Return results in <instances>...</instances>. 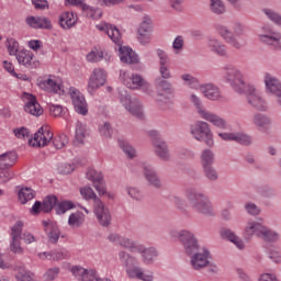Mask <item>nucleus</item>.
I'll use <instances>...</instances> for the list:
<instances>
[{"label":"nucleus","mask_w":281,"mask_h":281,"mask_svg":"<svg viewBox=\"0 0 281 281\" xmlns=\"http://www.w3.org/2000/svg\"><path fill=\"white\" fill-rule=\"evenodd\" d=\"M97 30L100 32H105L108 34L109 38L115 43V45H119V56L121 63H124L125 65H137L139 63V56L133 48L128 46H122V33H120V29L116 27L113 24H109L106 22H101L95 25Z\"/></svg>","instance_id":"1"},{"label":"nucleus","mask_w":281,"mask_h":281,"mask_svg":"<svg viewBox=\"0 0 281 281\" xmlns=\"http://www.w3.org/2000/svg\"><path fill=\"white\" fill-rule=\"evenodd\" d=\"M186 199L191 209L198 214H203L204 216H214V209L212 207V202L205 193L196 189H187Z\"/></svg>","instance_id":"2"},{"label":"nucleus","mask_w":281,"mask_h":281,"mask_svg":"<svg viewBox=\"0 0 281 281\" xmlns=\"http://www.w3.org/2000/svg\"><path fill=\"white\" fill-rule=\"evenodd\" d=\"M254 236L261 238V240H265V243H277V240L280 238L278 233L262 225V223L251 221L248 222L245 227L244 237L246 240H251Z\"/></svg>","instance_id":"3"},{"label":"nucleus","mask_w":281,"mask_h":281,"mask_svg":"<svg viewBox=\"0 0 281 281\" xmlns=\"http://www.w3.org/2000/svg\"><path fill=\"white\" fill-rule=\"evenodd\" d=\"M155 89L157 93V104L160 106V109H168V106L172 104V99H170L168 95H172V93H175L172 82L168 81V79L157 77L155 79ZM165 93H167V95Z\"/></svg>","instance_id":"4"},{"label":"nucleus","mask_w":281,"mask_h":281,"mask_svg":"<svg viewBox=\"0 0 281 281\" xmlns=\"http://www.w3.org/2000/svg\"><path fill=\"white\" fill-rule=\"evenodd\" d=\"M223 71L225 80L229 82V85L237 93H243V91H245L247 87H249L247 86V83H245V76L235 65H224Z\"/></svg>","instance_id":"5"},{"label":"nucleus","mask_w":281,"mask_h":281,"mask_svg":"<svg viewBox=\"0 0 281 281\" xmlns=\"http://www.w3.org/2000/svg\"><path fill=\"white\" fill-rule=\"evenodd\" d=\"M190 101L192 102V104H194L195 109H198V113L202 117V120H206V122H210L211 124H213V126H216L217 128H222V131H225V128H227V121H225V119L218 116L217 114L203 109V103L196 94H191Z\"/></svg>","instance_id":"6"},{"label":"nucleus","mask_w":281,"mask_h":281,"mask_svg":"<svg viewBox=\"0 0 281 281\" xmlns=\"http://www.w3.org/2000/svg\"><path fill=\"white\" fill-rule=\"evenodd\" d=\"M191 135L196 142H204V144L212 148L214 146V134L212 127L205 121H198L191 126Z\"/></svg>","instance_id":"7"},{"label":"nucleus","mask_w":281,"mask_h":281,"mask_svg":"<svg viewBox=\"0 0 281 281\" xmlns=\"http://www.w3.org/2000/svg\"><path fill=\"white\" fill-rule=\"evenodd\" d=\"M147 135L150 138L154 153L160 161H170V147H168V143L161 138V135L157 131H149Z\"/></svg>","instance_id":"8"},{"label":"nucleus","mask_w":281,"mask_h":281,"mask_svg":"<svg viewBox=\"0 0 281 281\" xmlns=\"http://www.w3.org/2000/svg\"><path fill=\"white\" fill-rule=\"evenodd\" d=\"M119 260L125 271L132 280H142V268H139V261L128 255V252L122 250L119 252Z\"/></svg>","instance_id":"9"},{"label":"nucleus","mask_w":281,"mask_h":281,"mask_svg":"<svg viewBox=\"0 0 281 281\" xmlns=\"http://www.w3.org/2000/svg\"><path fill=\"white\" fill-rule=\"evenodd\" d=\"M37 87L46 93H57L58 95H65V87L63 86V79L56 76H47L37 79Z\"/></svg>","instance_id":"10"},{"label":"nucleus","mask_w":281,"mask_h":281,"mask_svg":"<svg viewBox=\"0 0 281 281\" xmlns=\"http://www.w3.org/2000/svg\"><path fill=\"white\" fill-rule=\"evenodd\" d=\"M23 221H18L15 224L11 227V240L9 245V249L12 254H15L18 256H23L25 254V249L21 247V240H22V234H23Z\"/></svg>","instance_id":"11"},{"label":"nucleus","mask_w":281,"mask_h":281,"mask_svg":"<svg viewBox=\"0 0 281 281\" xmlns=\"http://www.w3.org/2000/svg\"><path fill=\"white\" fill-rule=\"evenodd\" d=\"M243 93L246 94V100L250 106L256 109L257 111H267L269 109V105H267V101L258 94V91L254 86L246 87L245 91Z\"/></svg>","instance_id":"12"},{"label":"nucleus","mask_w":281,"mask_h":281,"mask_svg":"<svg viewBox=\"0 0 281 281\" xmlns=\"http://www.w3.org/2000/svg\"><path fill=\"white\" fill-rule=\"evenodd\" d=\"M189 256H191L190 265L194 271H201V269L210 267V250L207 248L202 247Z\"/></svg>","instance_id":"13"},{"label":"nucleus","mask_w":281,"mask_h":281,"mask_svg":"<svg viewBox=\"0 0 281 281\" xmlns=\"http://www.w3.org/2000/svg\"><path fill=\"white\" fill-rule=\"evenodd\" d=\"M104 85H106V71L102 68H95L88 81V93L93 95V93H95L100 87H104Z\"/></svg>","instance_id":"14"},{"label":"nucleus","mask_w":281,"mask_h":281,"mask_svg":"<svg viewBox=\"0 0 281 281\" xmlns=\"http://www.w3.org/2000/svg\"><path fill=\"white\" fill-rule=\"evenodd\" d=\"M54 139V134L49 131L48 127H41L33 136V138L29 139L30 146L33 148H43L49 144Z\"/></svg>","instance_id":"15"},{"label":"nucleus","mask_w":281,"mask_h":281,"mask_svg":"<svg viewBox=\"0 0 281 281\" xmlns=\"http://www.w3.org/2000/svg\"><path fill=\"white\" fill-rule=\"evenodd\" d=\"M69 94L72 100L75 111L79 113V115H87V113H89V106L87 105L85 94H82V92L76 88H70Z\"/></svg>","instance_id":"16"},{"label":"nucleus","mask_w":281,"mask_h":281,"mask_svg":"<svg viewBox=\"0 0 281 281\" xmlns=\"http://www.w3.org/2000/svg\"><path fill=\"white\" fill-rule=\"evenodd\" d=\"M22 100L25 103L24 111L26 113H30L35 117H40V115H43V108L41 106V103L36 101V97H34L32 93L24 92L22 94Z\"/></svg>","instance_id":"17"},{"label":"nucleus","mask_w":281,"mask_h":281,"mask_svg":"<svg viewBox=\"0 0 281 281\" xmlns=\"http://www.w3.org/2000/svg\"><path fill=\"white\" fill-rule=\"evenodd\" d=\"M15 58L19 65H22L25 69H38L41 67V61L34 59V53L32 50L21 49Z\"/></svg>","instance_id":"18"},{"label":"nucleus","mask_w":281,"mask_h":281,"mask_svg":"<svg viewBox=\"0 0 281 281\" xmlns=\"http://www.w3.org/2000/svg\"><path fill=\"white\" fill-rule=\"evenodd\" d=\"M94 214L101 227H109L111 225V211L102 200L94 204Z\"/></svg>","instance_id":"19"},{"label":"nucleus","mask_w":281,"mask_h":281,"mask_svg":"<svg viewBox=\"0 0 281 281\" xmlns=\"http://www.w3.org/2000/svg\"><path fill=\"white\" fill-rule=\"evenodd\" d=\"M266 34L260 35L261 43L270 45L272 49H281V34L273 32L270 26H263Z\"/></svg>","instance_id":"20"},{"label":"nucleus","mask_w":281,"mask_h":281,"mask_svg":"<svg viewBox=\"0 0 281 281\" xmlns=\"http://www.w3.org/2000/svg\"><path fill=\"white\" fill-rule=\"evenodd\" d=\"M155 30V23L150 15H144L142 20V45H150L153 41V32Z\"/></svg>","instance_id":"21"},{"label":"nucleus","mask_w":281,"mask_h":281,"mask_svg":"<svg viewBox=\"0 0 281 281\" xmlns=\"http://www.w3.org/2000/svg\"><path fill=\"white\" fill-rule=\"evenodd\" d=\"M180 243L183 246L187 256H191L192 254H195V251L203 249V247L199 245V240L194 234L190 231L184 234V237Z\"/></svg>","instance_id":"22"},{"label":"nucleus","mask_w":281,"mask_h":281,"mask_svg":"<svg viewBox=\"0 0 281 281\" xmlns=\"http://www.w3.org/2000/svg\"><path fill=\"white\" fill-rule=\"evenodd\" d=\"M37 257L41 260H53L58 262L60 260H67L69 258V251L66 248H57L50 251L38 252Z\"/></svg>","instance_id":"23"},{"label":"nucleus","mask_w":281,"mask_h":281,"mask_svg":"<svg viewBox=\"0 0 281 281\" xmlns=\"http://www.w3.org/2000/svg\"><path fill=\"white\" fill-rule=\"evenodd\" d=\"M71 273L81 281H98V271L93 269H85L82 267L74 266L71 268Z\"/></svg>","instance_id":"24"},{"label":"nucleus","mask_w":281,"mask_h":281,"mask_svg":"<svg viewBox=\"0 0 281 281\" xmlns=\"http://www.w3.org/2000/svg\"><path fill=\"white\" fill-rule=\"evenodd\" d=\"M143 175L149 186H153L156 189L161 188V179H159L157 171H155V168L151 167L150 164L143 162Z\"/></svg>","instance_id":"25"},{"label":"nucleus","mask_w":281,"mask_h":281,"mask_svg":"<svg viewBox=\"0 0 281 281\" xmlns=\"http://www.w3.org/2000/svg\"><path fill=\"white\" fill-rule=\"evenodd\" d=\"M121 104L133 117L142 120V105L139 104V100H131L128 97H123L121 98Z\"/></svg>","instance_id":"26"},{"label":"nucleus","mask_w":281,"mask_h":281,"mask_svg":"<svg viewBox=\"0 0 281 281\" xmlns=\"http://www.w3.org/2000/svg\"><path fill=\"white\" fill-rule=\"evenodd\" d=\"M44 232L52 245H57L58 240H60V228H58V224L56 222H43Z\"/></svg>","instance_id":"27"},{"label":"nucleus","mask_w":281,"mask_h":281,"mask_svg":"<svg viewBox=\"0 0 281 281\" xmlns=\"http://www.w3.org/2000/svg\"><path fill=\"white\" fill-rule=\"evenodd\" d=\"M26 23L34 30H52V20L47 16H29Z\"/></svg>","instance_id":"28"},{"label":"nucleus","mask_w":281,"mask_h":281,"mask_svg":"<svg viewBox=\"0 0 281 281\" xmlns=\"http://www.w3.org/2000/svg\"><path fill=\"white\" fill-rule=\"evenodd\" d=\"M216 31L222 36V38H224L225 43H228V45H232V47H235V49L243 48V44L236 40V35H234V33H232L227 26L217 25Z\"/></svg>","instance_id":"29"},{"label":"nucleus","mask_w":281,"mask_h":281,"mask_svg":"<svg viewBox=\"0 0 281 281\" xmlns=\"http://www.w3.org/2000/svg\"><path fill=\"white\" fill-rule=\"evenodd\" d=\"M120 76L127 89L135 90L142 88V75L133 74L128 76L126 72H121Z\"/></svg>","instance_id":"30"},{"label":"nucleus","mask_w":281,"mask_h":281,"mask_svg":"<svg viewBox=\"0 0 281 281\" xmlns=\"http://www.w3.org/2000/svg\"><path fill=\"white\" fill-rule=\"evenodd\" d=\"M221 236L222 238H225L226 240H229L231 243H233V245H235L237 247V249H245V241H243V239H240V237H238L236 234H234V232H232V229L229 228H223L221 231Z\"/></svg>","instance_id":"31"},{"label":"nucleus","mask_w":281,"mask_h":281,"mask_svg":"<svg viewBox=\"0 0 281 281\" xmlns=\"http://www.w3.org/2000/svg\"><path fill=\"white\" fill-rule=\"evenodd\" d=\"M36 196V192L30 187H18V199L21 205H25Z\"/></svg>","instance_id":"32"},{"label":"nucleus","mask_w":281,"mask_h":281,"mask_svg":"<svg viewBox=\"0 0 281 281\" xmlns=\"http://www.w3.org/2000/svg\"><path fill=\"white\" fill-rule=\"evenodd\" d=\"M200 89L204 98H207V100H218V98H221V91L218 90V87L212 83L202 85Z\"/></svg>","instance_id":"33"},{"label":"nucleus","mask_w":281,"mask_h":281,"mask_svg":"<svg viewBox=\"0 0 281 281\" xmlns=\"http://www.w3.org/2000/svg\"><path fill=\"white\" fill-rule=\"evenodd\" d=\"M78 23V18L71 12H64L59 16V25L63 30H71Z\"/></svg>","instance_id":"34"},{"label":"nucleus","mask_w":281,"mask_h":281,"mask_svg":"<svg viewBox=\"0 0 281 281\" xmlns=\"http://www.w3.org/2000/svg\"><path fill=\"white\" fill-rule=\"evenodd\" d=\"M16 161V153L8 151L0 155V170L12 168Z\"/></svg>","instance_id":"35"},{"label":"nucleus","mask_w":281,"mask_h":281,"mask_svg":"<svg viewBox=\"0 0 281 281\" xmlns=\"http://www.w3.org/2000/svg\"><path fill=\"white\" fill-rule=\"evenodd\" d=\"M157 256H159V252L155 247H144L142 250V260L144 265H153V262L157 260Z\"/></svg>","instance_id":"36"},{"label":"nucleus","mask_w":281,"mask_h":281,"mask_svg":"<svg viewBox=\"0 0 281 281\" xmlns=\"http://www.w3.org/2000/svg\"><path fill=\"white\" fill-rule=\"evenodd\" d=\"M81 10L88 19H102V9L91 7L87 3L81 4Z\"/></svg>","instance_id":"37"},{"label":"nucleus","mask_w":281,"mask_h":281,"mask_svg":"<svg viewBox=\"0 0 281 281\" xmlns=\"http://www.w3.org/2000/svg\"><path fill=\"white\" fill-rule=\"evenodd\" d=\"M252 124H255L257 128H269V126H271V117L267 116V114L256 113L252 116Z\"/></svg>","instance_id":"38"},{"label":"nucleus","mask_w":281,"mask_h":281,"mask_svg":"<svg viewBox=\"0 0 281 281\" xmlns=\"http://www.w3.org/2000/svg\"><path fill=\"white\" fill-rule=\"evenodd\" d=\"M119 147L123 150L127 159H135V157H137V149L127 140H119Z\"/></svg>","instance_id":"39"},{"label":"nucleus","mask_w":281,"mask_h":281,"mask_svg":"<svg viewBox=\"0 0 281 281\" xmlns=\"http://www.w3.org/2000/svg\"><path fill=\"white\" fill-rule=\"evenodd\" d=\"M80 194L85 201H93L94 205L102 201L91 187L81 188Z\"/></svg>","instance_id":"40"},{"label":"nucleus","mask_w":281,"mask_h":281,"mask_svg":"<svg viewBox=\"0 0 281 281\" xmlns=\"http://www.w3.org/2000/svg\"><path fill=\"white\" fill-rule=\"evenodd\" d=\"M85 224V214L82 212H75L68 217V225L72 228L82 227Z\"/></svg>","instance_id":"41"},{"label":"nucleus","mask_w":281,"mask_h":281,"mask_svg":"<svg viewBox=\"0 0 281 281\" xmlns=\"http://www.w3.org/2000/svg\"><path fill=\"white\" fill-rule=\"evenodd\" d=\"M87 137V124L78 121L76 123V131H75V139L78 144H85V139Z\"/></svg>","instance_id":"42"},{"label":"nucleus","mask_w":281,"mask_h":281,"mask_svg":"<svg viewBox=\"0 0 281 281\" xmlns=\"http://www.w3.org/2000/svg\"><path fill=\"white\" fill-rule=\"evenodd\" d=\"M200 159L203 168L214 166V151L211 149H204L201 153Z\"/></svg>","instance_id":"43"},{"label":"nucleus","mask_w":281,"mask_h":281,"mask_svg":"<svg viewBox=\"0 0 281 281\" xmlns=\"http://www.w3.org/2000/svg\"><path fill=\"white\" fill-rule=\"evenodd\" d=\"M210 10L217 16H221V14H225L226 12L225 4L222 0H210Z\"/></svg>","instance_id":"44"},{"label":"nucleus","mask_w":281,"mask_h":281,"mask_svg":"<svg viewBox=\"0 0 281 281\" xmlns=\"http://www.w3.org/2000/svg\"><path fill=\"white\" fill-rule=\"evenodd\" d=\"M56 203H58V198H56V195L46 196L42 203V212L45 214L52 212Z\"/></svg>","instance_id":"45"},{"label":"nucleus","mask_w":281,"mask_h":281,"mask_svg":"<svg viewBox=\"0 0 281 281\" xmlns=\"http://www.w3.org/2000/svg\"><path fill=\"white\" fill-rule=\"evenodd\" d=\"M120 246L124 247V249H128L132 254L139 252V246L131 238L122 237Z\"/></svg>","instance_id":"46"},{"label":"nucleus","mask_w":281,"mask_h":281,"mask_svg":"<svg viewBox=\"0 0 281 281\" xmlns=\"http://www.w3.org/2000/svg\"><path fill=\"white\" fill-rule=\"evenodd\" d=\"M86 178L88 181H91V183H98L99 181H102L104 179V175H102L101 171H98L95 169H88L86 172Z\"/></svg>","instance_id":"47"},{"label":"nucleus","mask_w":281,"mask_h":281,"mask_svg":"<svg viewBox=\"0 0 281 281\" xmlns=\"http://www.w3.org/2000/svg\"><path fill=\"white\" fill-rule=\"evenodd\" d=\"M7 49L9 56H18V54L21 52L19 50V42L13 37L7 38Z\"/></svg>","instance_id":"48"},{"label":"nucleus","mask_w":281,"mask_h":281,"mask_svg":"<svg viewBox=\"0 0 281 281\" xmlns=\"http://www.w3.org/2000/svg\"><path fill=\"white\" fill-rule=\"evenodd\" d=\"M52 144L56 148V150H60L61 148H65L67 144H69V137H67V135L65 134H61L54 137Z\"/></svg>","instance_id":"49"},{"label":"nucleus","mask_w":281,"mask_h":281,"mask_svg":"<svg viewBox=\"0 0 281 281\" xmlns=\"http://www.w3.org/2000/svg\"><path fill=\"white\" fill-rule=\"evenodd\" d=\"M181 80L187 85V87H190V89H199V79L194 78V76L190 74L181 75Z\"/></svg>","instance_id":"50"},{"label":"nucleus","mask_w":281,"mask_h":281,"mask_svg":"<svg viewBox=\"0 0 281 281\" xmlns=\"http://www.w3.org/2000/svg\"><path fill=\"white\" fill-rule=\"evenodd\" d=\"M104 58V53L101 49L94 48L87 55L88 63H100Z\"/></svg>","instance_id":"51"},{"label":"nucleus","mask_w":281,"mask_h":281,"mask_svg":"<svg viewBox=\"0 0 281 281\" xmlns=\"http://www.w3.org/2000/svg\"><path fill=\"white\" fill-rule=\"evenodd\" d=\"M204 177L209 179V181H218V171L214 168L213 165L209 167H203Z\"/></svg>","instance_id":"52"},{"label":"nucleus","mask_w":281,"mask_h":281,"mask_svg":"<svg viewBox=\"0 0 281 281\" xmlns=\"http://www.w3.org/2000/svg\"><path fill=\"white\" fill-rule=\"evenodd\" d=\"M233 142L241 144L243 146H249L251 144V137L243 133H234Z\"/></svg>","instance_id":"53"},{"label":"nucleus","mask_w":281,"mask_h":281,"mask_svg":"<svg viewBox=\"0 0 281 281\" xmlns=\"http://www.w3.org/2000/svg\"><path fill=\"white\" fill-rule=\"evenodd\" d=\"M59 273H60V268H58V267L49 268L44 273V280L45 281H54V280H56V278H58Z\"/></svg>","instance_id":"54"},{"label":"nucleus","mask_w":281,"mask_h":281,"mask_svg":"<svg viewBox=\"0 0 281 281\" xmlns=\"http://www.w3.org/2000/svg\"><path fill=\"white\" fill-rule=\"evenodd\" d=\"M156 56L159 58V66L168 65L170 63L168 53L161 48L156 49Z\"/></svg>","instance_id":"55"},{"label":"nucleus","mask_w":281,"mask_h":281,"mask_svg":"<svg viewBox=\"0 0 281 281\" xmlns=\"http://www.w3.org/2000/svg\"><path fill=\"white\" fill-rule=\"evenodd\" d=\"M76 207V204L71 201H64L58 204L57 212L58 214H65V212H68V210H74Z\"/></svg>","instance_id":"56"},{"label":"nucleus","mask_w":281,"mask_h":281,"mask_svg":"<svg viewBox=\"0 0 281 281\" xmlns=\"http://www.w3.org/2000/svg\"><path fill=\"white\" fill-rule=\"evenodd\" d=\"M99 133L102 137H111L113 135V128H111V123H103L99 126Z\"/></svg>","instance_id":"57"},{"label":"nucleus","mask_w":281,"mask_h":281,"mask_svg":"<svg viewBox=\"0 0 281 281\" xmlns=\"http://www.w3.org/2000/svg\"><path fill=\"white\" fill-rule=\"evenodd\" d=\"M265 14H267L268 19L276 23L277 25H281V16L280 14L276 13V11L271 9H265L263 10Z\"/></svg>","instance_id":"58"},{"label":"nucleus","mask_w":281,"mask_h":281,"mask_svg":"<svg viewBox=\"0 0 281 281\" xmlns=\"http://www.w3.org/2000/svg\"><path fill=\"white\" fill-rule=\"evenodd\" d=\"M13 133L18 139H30V130L26 127L15 128Z\"/></svg>","instance_id":"59"},{"label":"nucleus","mask_w":281,"mask_h":281,"mask_svg":"<svg viewBox=\"0 0 281 281\" xmlns=\"http://www.w3.org/2000/svg\"><path fill=\"white\" fill-rule=\"evenodd\" d=\"M92 186L99 196H104V194H106V182H104V179L99 182H94Z\"/></svg>","instance_id":"60"},{"label":"nucleus","mask_w":281,"mask_h":281,"mask_svg":"<svg viewBox=\"0 0 281 281\" xmlns=\"http://www.w3.org/2000/svg\"><path fill=\"white\" fill-rule=\"evenodd\" d=\"M158 71L161 80H170V78H172V72H170L168 65L159 66Z\"/></svg>","instance_id":"61"},{"label":"nucleus","mask_w":281,"mask_h":281,"mask_svg":"<svg viewBox=\"0 0 281 281\" xmlns=\"http://www.w3.org/2000/svg\"><path fill=\"white\" fill-rule=\"evenodd\" d=\"M35 10H49V2L47 0H31Z\"/></svg>","instance_id":"62"},{"label":"nucleus","mask_w":281,"mask_h":281,"mask_svg":"<svg viewBox=\"0 0 281 281\" xmlns=\"http://www.w3.org/2000/svg\"><path fill=\"white\" fill-rule=\"evenodd\" d=\"M245 210L248 212L251 216H258L260 214V207L258 205L249 202L245 204Z\"/></svg>","instance_id":"63"},{"label":"nucleus","mask_w":281,"mask_h":281,"mask_svg":"<svg viewBox=\"0 0 281 281\" xmlns=\"http://www.w3.org/2000/svg\"><path fill=\"white\" fill-rule=\"evenodd\" d=\"M14 178V171L12 170H3L0 172V183H8L10 179Z\"/></svg>","instance_id":"64"}]
</instances>
